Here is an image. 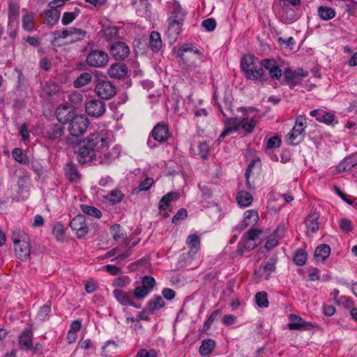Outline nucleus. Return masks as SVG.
I'll list each match as a JSON object with an SVG mask.
<instances>
[{
    "mask_svg": "<svg viewBox=\"0 0 357 357\" xmlns=\"http://www.w3.org/2000/svg\"><path fill=\"white\" fill-rule=\"evenodd\" d=\"M317 13L319 17L325 21L333 19L336 15V12L333 8L325 6L318 7Z\"/></svg>",
    "mask_w": 357,
    "mask_h": 357,
    "instance_id": "473e14b6",
    "label": "nucleus"
},
{
    "mask_svg": "<svg viewBox=\"0 0 357 357\" xmlns=\"http://www.w3.org/2000/svg\"><path fill=\"white\" fill-rule=\"evenodd\" d=\"M113 296L116 301L123 306H132L135 308H139L133 300V295L132 291H125L120 289H116L113 291Z\"/></svg>",
    "mask_w": 357,
    "mask_h": 357,
    "instance_id": "dca6fc26",
    "label": "nucleus"
},
{
    "mask_svg": "<svg viewBox=\"0 0 357 357\" xmlns=\"http://www.w3.org/2000/svg\"><path fill=\"white\" fill-rule=\"evenodd\" d=\"M112 56L116 60H123L130 54V47L123 42L114 43L110 48Z\"/></svg>",
    "mask_w": 357,
    "mask_h": 357,
    "instance_id": "6ab92c4d",
    "label": "nucleus"
},
{
    "mask_svg": "<svg viewBox=\"0 0 357 357\" xmlns=\"http://www.w3.org/2000/svg\"><path fill=\"white\" fill-rule=\"evenodd\" d=\"M64 127L63 124L58 123H51L44 128L43 135L44 137L52 140H59L63 135Z\"/></svg>",
    "mask_w": 357,
    "mask_h": 357,
    "instance_id": "9d476101",
    "label": "nucleus"
},
{
    "mask_svg": "<svg viewBox=\"0 0 357 357\" xmlns=\"http://www.w3.org/2000/svg\"><path fill=\"white\" fill-rule=\"evenodd\" d=\"M241 67L247 79L257 80L264 75L260 61L254 55H245L241 60Z\"/></svg>",
    "mask_w": 357,
    "mask_h": 357,
    "instance_id": "7ed1b4c3",
    "label": "nucleus"
},
{
    "mask_svg": "<svg viewBox=\"0 0 357 357\" xmlns=\"http://www.w3.org/2000/svg\"><path fill=\"white\" fill-rule=\"evenodd\" d=\"M185 17V10L180 5H175L171 15L167 19L165 33L171 43H174L178 38Z\"/></svg>",
    "mask_w": 357,
    "mask_h": 357,
    "instance_id": "f03ea898",
    "label": "nucleus"
},
{
    "mask_svg": "<svg viewBox=\"0 0 357 357\" xmlns=\"http://www.w3.org/2000/svg\"><path fill=\"white\" fill-rule=\"evenodd\" d=\"M70 228L75 231L77 238H81L84 236L89 231V227L86 224V218L83 215H76L70 222Z\"/></svg>",
    "mask_w": 357,
    "mask_h": 357,
    "instance_id": "ddd939ff",
    "label": "nucleus"
},
{
    "mask_svg": "<svg viewBox=\"0 0 357 357\" xmlns=\"http://www.w3.org/2000/svg\"><path fill=\"white\" fill-rule=\"evenodd\" d=\"M97 96L102 99H109L116 94L115 86L105 79H98L95 88Z\"/></svg>",
    "mask_w": 357,
    "mask_h": 357,
    "instance_id": "6e6552de",
    "label": "nucleus"
},
{
    "mask_svg": "<svg viewBox=\"0 0 357 357\" xmlns=\"http://www.w3.org/2000/svg\"><path fill=\"white\" fill-rule=\"evenodd\" d=\"M65 175L70 181H77L79 178V174L77 167L72 162L66 165Z\"/></svg>",
    "mask_w": 357,
    "mask_h": 357,
    "instance_id": "2f4dec72",
    "label": "nucleus"
},
{
    "mask_svg": "<svg viewBox=\"0 0 357 357\" xmlns=\"http://www.w3.org/2000/svg\"><path fill=\"white\" fill-rule=\"evenodd\" d=\"M52 234L58 241H62L65 234L64 227L60 223H56L53 227Z\"/></svg>",
    "mask_w": 357,
    "mask_h": 357,
    "instance_id": "603ef678",
    "label": "nucleus"
},
{
    "mask_svg": "<svg viewBox=\"0 0 357 357\" xmlns=\"http://www.w3.org/2000/svg\"><path fill=\"white\" fill-rule=\"evenodd\" d=\"M43 91L47 96H52L56 93L59 87V85L54 82H45L42 84Z\"/></svg>",
    "mask_w": 357,
    "mask_h": 357,
    "instance_id": "37998d69",
    "label": "nucleus"
},
{
    "mask_svg": "<svg viewBox=\"0 0 357 357\" xmlns=\"http://www.w3.org/2000/svg\"><path fill=\"white\" fill-rule=\"evenodd\" d=\"M33 332L29 328H26L23 330L19 336V344L22 349L32 350L33 349Z\"/></svg>",
    "mask_w": 357,
    "mask_h": 357,
    "instance_id": "412c9836",
    "label": "nucleus"
},
{
    "mask_svg": "<svg viewBox=\"0 0 357 357\" xmlns=\"http://www.w3.org/2000/svg\"><path fill=\"white\" fill-rule=\"evenodd\" d=\"M310 114L311 116L314 117L317 121L327 125H332L335 120V116L333 114L328 112L322 109L312 110L310 112Z\"/></svg>",
    "mask_w": 357,
    "mask_h": 357,
    "instance_id": "4be33fe9",
    "label": "nucleus"
},
{
    "mask_svg": "<svg viewBox=\"0 0 357 357\" xmlns=\"http://www.w3.org/2000/svg\"><path fill=\"white\" fill-rule=\"evenodd\" d=\"M19 133L21 136L22 140L24 142H26L29 141V132L28 130V128L26 123L22 125L19 129Z\"/></svg>",
    "mask_w": 357,
    "mask_h": 357,
    "instance_id": "774afa93",
    "label": "nucleus"
},
{
    "mask_svg": "<svg viewBox=\"0 0 357 357\" xmlns=\"http://www.w3.org/2000/svg\"><path fill=\"white\" fill-rule=\"evenodd\" d=\"M89 125V121L86 115H75L69 123L70 134L76 137H80L86 131Z\"/></svg>",
    "mask_w": 357,
    "mask_h": 357,
    "instance_id": "39448f33",
    "label": "nucleus"
},
{
    "mask_svg": "<svg viewBox=\"0 0 357 357\" xmlns=\"http://www.w3.org/2000/svg\"><path fill=\"white\" fill-rule=\"evenodd\" d=\"M85 110L88 115L93 117H100L106 111V106L104 101L98 99H91L85 103Z\"/></svg>",
    "mask_w": 357,
    "mask_h": 357,
    "instance_id": "1a4fd4ad",
    "label": "nucleus"
},
{
    "mask_svg": "<svg viewBox=\"0 0 357 357\" xmlns=\"http://www.w3.org/2000/svg\"><path fill=\"white\" fill-rule=\"evenodd\" d=\"M210 149V146L206 142H203L199 144V155L203 160H206L208 158Z\"/></svg>",
    "mask_w": 357,
    "mask_h": 357,
    "instance_id": "6e6d98bb",
    "label": "nucleus"
},
{
    "mask_svg": "<svg viewBox=\"0 0 357 357\" xmlns=\"http://www.w3.org/2000/svg\"><path fill=\"white\" fill-rule=\"evenodd\" d=\"M187 215H188V212H187L186 209L181 208L172 217V222L175 224L179 220H184L187 217Z\"/></svg>",
    "mask_w": 357,
    "mask_h": 357,
    "instance_id": "e2e57ef3",
    "label": "nucleus"
},
{
    "mask_svg": "<svg viewBox=\"0 0 357 357\" xmlns=\"http://www.w3.org/2000/svg\"><path fill=\"white\" fill-rule=\"evenodd\" d=\"M153 183V178H146L139 185L138 189L139 191H146L150 189Z\"/></svg>",
    "mask_w": 357,
    "mask_h": 357,
    "instance_id": "0e129e2a",
    "label": "nucleus"
},
{
    "mask_svg": "<svg viewBox=\"0 0 357 357\" xmlns=\"http://www.w3.org/2000/svg\"><path fill=\"white\" fill-rule=\"evenodd\" d=\"M215 342L211 339L203 340L199 347V354L202 356L210 355L214 350Z\"/></svg>",
    "mask_w": 357,
    "mask_h": 357,
    "instance_id": "72a5a7b5",
    "label": "nucleus"
},
{
    "mask_svg": "<svg viewBox=\"0 0 357 357\" xmlns=\"http://www.w3.org/2000/svg\"><path fill=\"white\" fill-rule=\"evenodd\" d=\"M22 242L14 245V250L17 257L22 261H26L30 255V246L29 237L26 234H22Z\"/></svg>",
    "mask_w": 357,
    "mask_h": 357,
    "instance_id": "f3484780",
    "label": "nucleus"
},
{
    "mask_svg": "<svg viewBox=\"0 0 357 357\" xmlns=\"http://www.w3.org/2000/svg\"><path fill=\"white\" fill-rule=\"evenodd\" d=\"M86 36V32L83 29L76 27L68 28V38L71 43L82 40L85 38Z\"/></svg>",
    "mask_w": 357,
    "mask_h": 357,
    "instance_id": "7c9ffc66",
    "label": "nucleus"
},
{
    "mask_svg": "<svg viewBox=\"0 0 357 357\" xmlns=\"http://www.w3.org/2000/svg\"><path fill=\"white\" fill-rule=\"evenodd\" d=\"M132 293L134 298L137 299H144L151 292L142 285L136 287Z\"/></svg>",
    "mask_w": 357,
    "mask_h": 357,
    "instance_id": "864d4df0",
    "label": "nucleus"
},
{
    "mask_svg": "<svg viewBox=\"0 0 357 357\" xmlns=\"http://www.w3.org/2000/svg\"><path fill=\"white\" fill-rule=\"evenodd\" d=\"M202 26L208 31H213L216 27V21L213 18H208L202 22Z\"/></svg>",
    "mask_w": 357,
    "mask_h": 357,
    "instance_id": "052dcab7",
    "label": "nucleus"
},
{
    "mask_svg": "<svg viewBox=\"0 0 357 357\" xmlns=\"http://www.w3.org/2000/svg\"><path fill=\"white\" fill-rule=\"evenodd\" d=\"M142 286L151 292L155 284V280L153 277L146 275L142 278Z\"/></svg>",
    "mask_w": 357,
    "mask_h": 357,
    "instance_id": "bf43d9fd",
    "label": "nucleus"
},
{
    "mask_svg": "<svg viewBox=\"0 0 357 357\" xmlns=\"http://www.w3.org/2000/svg\"><path fill=\"white\" fill-rule=\"evenodd\" d=\"M284 76L285 82L290 89H294L296 86L301 84L302 79L291 69H286L284 72Z\"/></svg>",
    "mask_w": 357,
    "mask_h": 357,
    "instance_id": "cd10ccee",
    "label": "nucleus"
},
{
    "mask_svg": "<svg viewBox=\"0 0 357 357\" xmlns=\"http://www.w3.org/2000/svg\"><path fill=\"white\" fill-rule=\"evenodd\" d=\"M110 232L116 241H125L126 235L120 225H114L110 227Z\"/></svg>",
    "mask_w": 357,
    "mask_h": 357,
    "instance_id": "a19ab883",
    "label": "nucleus"
},
{
    "mask_svg": "<svg viewBox=\"0 0 357 357\" xmlns=\"http://www.w3.org/2000/svg\"><path fill=\"white\" fill-rule=\"evenodd\" d=\"M107 73L110 77L122 79L127 75L128 68L123 63H115L108 68Z\"/></svg>",
    "mask_w": 357,
    "mask_h": 357,
    "instance_id": "5701e85b",
    "label": "nucleus"
},
{
    "mask_svg": "<svg viewBox=\"0 0 357 357\" xmlns=\"http://www.w3.org/2000/svg\"><path fill=\"white\" fill-rule=\"evenodd\" d=\"M136 357H157V352L154 349H142L138 351Z\"/></svg>",
    "mask_w": 357,
    "mask_h": 357,
    "instance_id": "338daca9",
    "label": "nucleus"
},
{
    "mask_svg": "<svg viewBox=\"0 0 357 357\" xmlns=\"http://www.w3.org/2000/svg\"><path fill=\"white\" fill-rule=\"evenodd\" d=\"M354 163L352 162L351 158H345L337 165L338 172H345L350 170L354 166Z\"/></svg>",
    "mask_w": 357,
    "mask_h": 357,
    "instance_id": "5fc2aeb1",
    "label": "nucleus"
},
{
    "mask_svg": "<svg viewBox=\"0 0 357 357\" xmlns=\"http://www.w3.org/2000/svg\"><path fill=\"white\" fill-rule=\"evenodd\" d=\"M109 134L102 130L90 134L79 144L77 160L80 164L97 165L96 158L101 150L107 147Z\"/></svg>",
    "mask_w": 357,
    "mask_h": 357,
    "instance_id": "f257e3e1",
    "label": "nucleus"
},
{
    "mask_svg": "<svg viewBox=\"0 0 357 357\" xmlns=\"http://www.w3.org/2000/svg\"><path fill=\"white\" fill-rule=\"evenodd\" d=\"M236 200L239 205L246 207L252 204L253 198L250 192L241 191L237 194Z\"/></svg>",
    "mask_w": 357,
    "mask_h": 357,
    "instance_id": "e433bc0d",
    "label": "nucleus"
},
{
    "mask_svg": "<svg viewBox=\"0 0 357 357\" xmlns=\"http://www.w3.org/2000/svg\"><path fill=\"white\" fill-rule=\"evenodd\" d=\"M86 62L91 67L102 68L109 62V56L102 50H92L88 54Z\"/></svg>",
    "mask_w": 357,
    "mask_h": 357,
    "instance_id": "0eeeda50",
    "label": "nucleus"
},
{
    "mask_svg": "<svg viewBox=\"0 0 357 357\" xmlns=\"http://www.w3.org/2000/svg\"><path fill=\"white\" fill-rule=\"evenodd\" d=\"M268 295L265 291H259L255 295V301L257 305L260 307H267L268 306Z\"/></svg>",
    "mask_w": 357,
    "mask_h": 357,
    "instance_id": "09e8293b",
    "label": "nucleus"
},
{
    "mask_svg": "<svg viewBox=\"0 0 357 357\" xmlns=\"http://www.w3.org/2000/svg\"><path fill=\"white\" fill-rule=\"evenodd\" d=\"M109 142L108 143V144ZM121 147L118 145L114 146L112 149L107 147L101 150L99 154H98L97 165H109L116 158H118L121 154Z\"/></svg>",
    "mask_w": 357,
    "mask_h": 357,
    "instance_id": "423d86ee",
    "label": "nucleus"
},
{
    "mask_svg": "<svg viewBox=\"0 0 357 357\" xmlns=\"http://www.w3.org/2000/svg\"><path fill=\"white\" fill-rule=\"evenodd\" d=\"M19 14L18 8L14 6H10L8 13V25L11 26L13 23L16 24L17 17Z\"/></svg>",
    "mask_w": 357,
    "mask_h": 357,
    "instance_id": "13d9d810",
    "label": "nucleus"
},
{
    "mask_svg": "<svg viewBox=\"0 0 357 357\" xmlns=\"http://www.w3.org/2000/svg\"><path fill=\"white\" fill-rule=\"evenodd\" d=\"M307 259V252L303 250L299 249L295 253L294 261L298 266H303L305 264Z\"/></svg>",
    "mask_w": 357,
    "mask_h": 357,
    "instance_id": "8fccbe9b",
    "label": "nucleus"
},
{
    "mask_svg": "<svg viewBox=\"0 0 357 357\" xmlns=\"http://www.w3.org/2000/svg\"><path fill=\"white\" fill-rule=\"evenodd\" d=\"M162 42L159 32L156 31H151L149 38V47L154 52H158L162 47Z\"/></svg>",
    "mask_w": 357,
    "mask_h": 357,
    "instance_id": "c756f323",
    "label": "nucleus"
},
{
    "mask_svg": "<svg viewBox=\"0 0 357 357\" xmlns=\"http://www.w3.org/2000/svg\"><path fill=\"white\" fill-rule=\"evenodd\" d=\"M81 208H82V212L84 214L89 215L90 216H92V217H94L96 218H100L102 216L101 211L96 207L82 204L81 206Z\"/></svg>",
    "mask_w": 357,
    "mask_h": 357,
    "instance_id": "c03bdc74",
    "label": "nucleus"
},
{
    "mask_svg": "<svg viewBox=\"0 0 357 357\" xmlns=\"http://www.w3.org/2000/svg\"><path fill=\"white\" fill-rule=\"evenodd\" d=\"M258 220L259 215L257 211L255 210H248L244 213L243 220L236 225L235 229L241 232L248 227L255 225Z\"/></svg>",
    "mask_w": 357,
    "mask_h": 357,
    "instance_id": "a211bd4d",
    "label": "nucleus"
},
{
    "mask_svg": "<svg viewBox=\"0 0 357 357\" xmlns=\"http://www.w3.org/2000/svg\"><path fill=\"white\" fill-rule=\"evenodd\" d=\"M101 270L106 271L112 275H119L121 273V269L120 268L110 264L103 266Z\"/></svg>",
    "mask_w": 357,
    "mask_h": 357,
    "instance_id": "69168bd1",
    "label": "nucleus"
},
{
    "mask_svg": "<svg viewBox=\"0 0 357 357\" xmlns=\"http://www.w3.org/2000/svg\"><path fill=\"white\" fill-rule=\"evenodd\" d=\"M22 26L28 32H32L35 29V20L33 14L26 13L22 16Z\"/></svg>",
    "mask_w": 357,
    "mask_h": 357,
    "instance_id": "c9c22d12",
    "label": "nucleus"
},
{
    "mask_svg": "<svg viewBox=\"0 0 357 357\" xmlns=\"http://www.w3.org/2000/svg\"><path fill=\"white\" fill-rule=\"evenodd\" d=\"M165 305V302L163 298L160 296L155 295L149 301L146 305L148 313L152 314L155 311L162 308Z\"/></svg>",
    "mask_w": 357,
    "mask_h": 357,
    "instance_id": "bb28decb",
    "label": "nucleus"
},
{
    "mask_svg": "<svg viewBox=\"0 0 357 357\" xmlns=\"http://www.w3.org/2000/svg\"><path fill=\"white\" fill-rule=\"evenodd\" d=\"M188 52H193L197 54L199 59L203 56L202 53L192 44L182 45L178 51V54L181 59L184 60L185 53Z\"/></svg>",
    "mask_w": 357,
    "mask_h": 357,
    "instance_id": "4c0bfd02",
    "label": "nucleus"
},
{
    "mask_svg": "<svg viewBox=\"0 0 357 357\" xmlns=\"http://www.w3.org/2000/svg\"><path fill=\"white\" fill-rule=\"evenodd\" d=\"M73 107L69 105H60L56 111V119L60 123L70 122L75 116L73 112Z\"/></svg>",
    "mask_w": 357,
    "mask_h": 357,
    "instance_id": "aec40b11",
    "label": "nucleus"
},
{
    "mask_svg": "<svg viewBox=\"0 0 357 357\" xmlns=\"http://www.w3.org/2000/svg\"><path fill=\"white\" fill-rule=\"evenodd\" d=\"M260 65L268 71L269 75L272 79L279 80L282 75V71L273 59H264L260 61Z\"/></svg>",
    "mask_w": 357,
    "mask_h": 357,
    "instance_id": "2eb2a0df",
    "label": "nucleus"
},
{
    "mask_svg": "<svg viewBox=\"0 0 357 357\" xmlns=\"http://www.w3.org/2000/svg\"><path fill=\"white\" fill-rule=\"evenodd\" d=\"M257 125V121L255 119H248L243 117L241 119V127L246 134H251L253 132L255 128Z\"/></svg>",
    "mask_w": 357,
    "mask_h": 357,
    "instance_id": "f704fd0d",
    "label": "nucleus"
},
{
    "mask_svg": "<svg viewBox=\"0 0 357 357\" xmlns=\"http://www.w3.org/2000/svg\"><path fill=\"white\" fill-rule=\"evenodd\" d=\"M291 322L288 324L290 330H306L311 326L310 322L305 321L301 317L291 314L289 315Z\"/></svg>",
    "mask_w": 357,
    "mask_h": 357,
    "instance_id": "393cba45",
    "label": "nucleus"
},
{
    "mask_svg": "<svg viewBox=\"0 0 357 357\" xmlns=\"http://www.w3.org/2000/svg\"><path fill=\"white\" fill-rule=\"evenodd\" d=\"M306 127V117L304 115L298 116L296 118L294 126L287 135L290 144L297 145L304 139Z\"/></svg>",
    "mask_w": 357,
    "mask_h": 357,
    "instance_id": "20e7f679",
    "label": "nucleus"
},
{
    "mask_svg": "<svg viewBox=\"0 0 357 357\" xmlns=\"http://www.w3.org/2000/svg\"><path fill=\"white\" fill-rule=\"evenodd\" d=\"M47 23L50 25H54L60 17V12L57 9H50L44 12Z\"/></svg>",
    "mask_w": 357,
    "mask_h": 357,
    "instance_id": "58836bf2",
    "label": "nucleus"
},
{
    "mask_svg": "<svg viewBox=\"0 0 357 357\" xmlns=\"http://www.w3.org/2000/svg\"><path fill=\"white\" fill-rule=\"evenodd\" d=\"M222 115L224 116V123H225V129L223 132L220 134L219 137V139H224L229 134L236 132L240 129L241 127V119H238L236 117H227V115L220 109Z\"/></svg>",
    "mask_w": 357,
    "mask_h": 357,
    "instance_id": "4468645a",
    "label": "nucleus"
},
{
    "mask_svg": "<svg viewBox=\"0 0 357 357\" xmlns=\"http://www.w3.org/2000/svg\"><path fill=\"white\" fill-rule=\"evenodd\" d=\"M319 218V214L317 212H314L307 215L305 219V223L307 227V234L310 235L311 234H314L317 232L319 228V224L318 222V219Z\"/></svg>",
    "mask_w": 357,
    "mask_h": 357,
    "instance_id": "b1692460",
    "label": "nucleus"
},
{
    "mask_svg": "<svg viewBox=\"0 0 357 357\" xmlns=\"http://www.w3.org/2000/svg\"><path fill=\"white\" fill-rule=\"evenodd\" d=\"M276 260L273 258L270 259L264 265L255 270V275L258 281L262 280H268L271 274L275 272L276 267Z\"/></svg>",
    "mask_w": 357,
    "mask_h": 357,
    "instance_id": "9b49d317",
    "label": "nucleus"
},
{
    "mask_svg": "<svg viewBox=\"0 0 357 357\" xmlns=\"http://www.w3.org/2000/svg\"><path fill=\"white\" fill-rule=\"evenodd\" d=\"M180 198V194L177 192H170L164 195L159 202L158 209L160 212L166 210L173 201H176Z\"/></svg>",
    "mask_w": 357,
    "mask_h": 357,
    "instance_id": "a878e982",
    "label": "nucleus"
},
{
    "mask_svg": "<svg viewBox=\"0 0 357 357\" xmlns=\"http://www.w3.org/2000/svg\"><path fill=\"white\" fill-rule=\"evenodd\" d=\"M79 10L75 8L73 12H66L63 13L61 22L63 25H68L71 23L79 14Z\"/></svg>",
    "mask_w": 357,
    "mask_h": 357,
    "instance_id": "a18cd8bd",
    "label": "nucleus"
},
{
    "mask_svg": "<svg viewBox=\"0 0 357 357\" xmlns=\"http://www.w3.org/2000/svg\"><path fill=\"white\" fill-rule=\"evenodd\" d=\"M345 11L349 16H354L357 11V1L355 0H345Z\"/></svg>",
    "mask_w": 357,
    "mask_h": 357,
    "instance_id": "3c124183",
    "label": "nucleus"
},
{
    "mask_svg": "<svg viewBox=\"0 0 357 357\" xmlns=\"http://www.w3.org/2000/svg\"><path fill=\"white\" fill-rule=\"evenodd\" d=\"M12 156L17 162L22 165H25L29 163L28 156L20 148H15L12 151Z\"/></svg>",
    "mask_w": 357,
    "mask_h": 357,
    "instance_id": "ea45409f",
    "label": "nucleus"
},
{
    "mask_svg": "<svg viewBox=\"0 0 357 357\" xmlns=\"http://www.w3.org/2000/svg\"><path fill=\"white\" fill-rule=\"evenodd\" d=\"M124 195L121 190H114L111 191L107 196V199L113 204H116L122 201Z\"/></svg>",
    "mask_w": 357,
    "mask_h": 357,
    "instance_id": "49530a36",
    "label": "nucleus"
},
{
    "mask_svg": "<svg viewBox=\"0 0 357 357\" xmlns=\"http://www.w3.org/2000/svg\"><path fill=\"white\" fill-rule=\"evenodd\" d=\"M186 243L190 248V251L195 252L199 245V238L196 234H191L188 237Z\"/></svg>",
    "mask_w": 357,
    "mask_h": 357,
    "instance_id": "de8ad7c7",
    "label": "nucleus"
},
{
    "mask_svg": "<svg viewBox=\"0 0 357 357\" xmlns=\"http://www.w3.org/2000/svg\"><path fill=\"white\" fill-rule=\"evenodd\" d=\"M92 77L90 73H82L75 81L74 86L76 88L84 86L91 82Z\"/></svg>",
    "mask_w": 357,
    "mask_h": 357,
    "instance_id": "79ce46f5",
    "label": "nucleus"
},
{
    "mask_svg": "<svg viewBox=\"0 0 357 357\" xmlns=\"http://www.w3.org/2000/svg\"><path fill=\"white\" fill-rule=\"evenodd\" d=\"M117 344L112 340H109L105 342V345L102 347V351L105 356H107L109 353L112 352V350L116 349Z\"/></svg>",
    "mask_w": 357,
    "mask_h": 357,
    "instance_id": "680f3d73",
    "label": "nucleus"
},
{
    "mask_svg": "<svg viewBox=\"0 0 357 357\" xmlns=\"http://www.w3.org/2000/svg\"><path fill=\"white\" fill-rule=\"evenodd\" d=\"M331 253V248L326 244H321L315 249L314 257L317 261H323Z\"/></svg>",
    "mask_w": 357,
    "mask_h": 357,
    "instance_id": "c85d7f7f",
    "label": "nucleus"
},
{
    "mask_svg": "<svg viewBox=\"0 0 357 357\" xmlns=\"http://www.w3.org/2000/svg\"><path fill=\"white\" fill-rule=\"evenodd\" d=\"M151 135L155 141L160 143H164L167 142L171 137V133L169 132L168 125L163 122L158 123L153 127Z\"/></svg>",
    "mask_w": 357,
    "mask_h": 357,
    "instance_id": "f8f14e48",
    "label": "nucleus"
},
{
    "mask_svg": "<svg viewBox=\"0 0 357 357\" xmlns=\"http://www.w3.org/2000/svg\"><path fill=\"white\" fill-rule=\"evenodd\" d=\"M340 228L344 231L349 233L353 230L352 222L347 218H342L339 221Z\"/></svg>",
    "mask_w": 357,
    "mask_h": 357,
    "instance_id": "4d7b16f0",
    "label": "nucleus"
}]
</instances>
